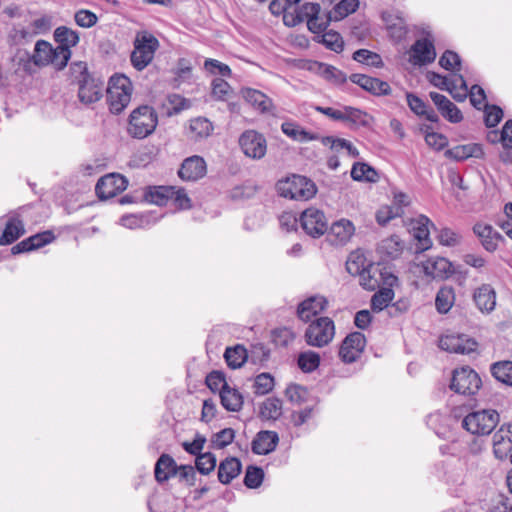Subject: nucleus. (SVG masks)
I'll list each match as a JSON object with an SVG mask.
<instances>
[{"label": "nucleus", "instance_id": "nucleus-23", "mask_svg": "<svg viewBox=\"0 0 512 512\" xmlns=\"http://www.w3.org/2000/svg\"><path fill=\"white\" fill-rule=\"evenodd\" d=\"M429 225H433L430 219L420 215L417 219L411 221V231L413 237L418 241L417 251H425L431 247L429 237Z\"/></svg>", "mask_w": 512, "mask_h": 512}, {"label": "nucleus", "instance_id": "nucleus-25", "mask_svg": "<svg viewBox=\"0 0 512 512\" xmlns=\"http://www.w3.org/2000/svg\"><path fill=\"white\" fill-rule=\"evenodd\" d=\"M350 80L374 95H387L390 91V86L387 82L364 74H352Z\"/></svg>", "mask_w": 512, "mask_h": 512}, {"label": "nucleus", "instance_id": "nucleus-31", "mask_svg": "<svg viewBox=\"0 0 512 512\" xmlns=\"http://www.w3.org/2000/svg\"><path fill=\"white\" fill-rule=\"evenodd\" d=\"M445 155L456 161H464L470 157L483 158L484 150L482 145L478 143H469L448 149L446 150Z\"/></svg>", "mask_w": 512, "mask_h": 512}, {"label": "nucleus", "instance_id": "nucleus-24", "mask_svg": "<svg viewBox=\"0 0 512 512\" xmlns=\"http://www.w3.org/2000/svg\"><path fill=\"white\" fill-rule=\"evenodd\" d=\"M54 40L58 43L60 52H64V57L71 58V47L79 43V33L66 26H59L54 30Z\"/></svg>", "mask_w": 512, "mask_h": 512}, {"label": "nucleus", "instance_id": "nucleus-59", "mask_svg": "<svg viewBox=\"0 0 512 512\" xmlns=\"http://www.w3.org/2000/svg\"><path fill=\"white\" fill-rule=\"evenodd\" d=\"M353 60L374 67L382 66V59L377 54L367 49H359L353 53Z\"/></svg>", "mask_w": 512, "mask_h": 512}, {"label": "nucleus", "instance_id": "nucleus-4", "mask_svg": "<svg viewBox=\"0 0 512 512\" xmlns=\"http://www.w3.org/2000/svg\"><path fill=\"white\" fill-rule=\"evenodd\" d=\"M159 45V41L154 35L146 31L137 33L134 50L130 56L133 67L138 71L146 68L152 62Z\"/></svg>", "mask_w": 512, "mask_h": 512}, {"label": "nucleus", "instance_id": "nucleus-54", "mask_svg": "<svg viewBox=\"0 0 512 512\" xmlns=\"http://www.w3.org/2000/svg\"><path fill=\"white\" fill-rule=\"evenodd\" d=\"M394 292L390 288H383L372 296L371 308L373 311L379 312L388 306L392 301Z\"/></svg>", "mask_w": 512, "mask_h": 512}, {"label": "nucleus", "instance_id": "nucleus-62", "mask_svg": "<svg viewBox=\"0 0 512 512\" xmlns=\"http://www.w3.org/2000/svg\"><path fill=\"white\" fill-rule=\"evenodd\" d=\"M74 20L76 24L82 28H91L96 25L98 17L90 10L80 9L75 12Z\"/></svg>", "mask_w": 512, "mask_h": 512}, {"label": "nucleus", "instance_id": "nucleus-41", "mask_svg": "<svg viewBox=\"0 0 512 512\" xmlns=\"http://www.w3.org/2000/svg\"><path fill=\"white\" fill-rule=\"evenodd\" d=\"M224 358L228 367L238 369L247 361L248 352L244 345L237 344L233 347L226 348Z\"/></svg>", "mask_w": 512, "mask_h": 512}, {"label": "nucleus", "instance_id": "nucleus-55", "mask_svg": "<svg viewBox=\"0 0 512 512\" xmlns=\"http://www.w3.org/2000/svg\"><path fill=\"white\" fill-rule=\"evenodd\" d=\"M311 6L314 7L313 13L307 11V18L305 21L307 22V27L309 31L313 33V40L317 43H320V21L318 14L320 12V4L318 3H310Z\"/></svg>", "mask_w": 512, "mask_h": 512}, {"label": "nucleus", "instance_id": "nucleus-15", "mask_svg": "<svg viewBox=\"0 0 512 512\" xmlns=\"http://www.w3.org/2000/svg\"><path fill=\"white\" fill-rule=\"evenodd\" d=\"M436 51L432 40L417 39L410 49L409 61L415 66H424L434 62Z\"/></svg>", "mask_w": 512, "mask_h": 512}, {"label": "nucleus", "instance_id": "nucleus-8", "mask_svg": "<svg viewBox=\"0 0 512 512\" xmlns=\"http://www.w3.org/2000/svg\"><path fill=\"white\" fill-rule=\"evenodd\" d=\"M238 142L244 155L253 160L262 159L267 152L266 138L256 130H245Z\"/></svg>", "mask_w": 512, "mask_h": 512}, {"label": "nucleus", "instance_id": "nucleus-39", "mask_svg": "<svg viewBox=\"0 0 512 512\" xmlns=\"http://www.w3.org/2000/svg\"><path fill=\"white\" fill-rule=\"evenodd\" d=\"M221 405L230 412H238L241 410L244 400L242 394L236 389L228 386L219 394Z\"/></svg>", "mask_w": 512, "mask_h": 512}, {"label": "nucleus", "instance_id": "nucleus-1", "mask_svg": "<svg viewBox=\"0 0 512 512\" xmlns=\"http://www.w3.org/2000/svg\"><path fill=\"white\" fill-rule=\"evenodd\" d=\"M275 189L280 197L296 201H307L317 193L316 184L299 174H290L279 179Z\"/></svg>", "mask_w": 512, "mask_h": 512}, {"label": "nucleus", "instance_id": "nucleus-58", "mask_svg": "<svg viewBox=\"0 0 512 512\" xmlns=\"http://www.w3.org/2000/svg\"><path fill=\"white\" fill-rule=\"evenodd\" d=\"M274 387V378L269 373H261L256 376L254 381V393L256 395H266Z\"/></svg>", "mask_w": 512, "mask_h": 512}, {"label": "nucleus", "instance_id": "nucleus-47", "mask_svg": "<svg viewBox=\"0 0 512 512\" xmlns=\"http://www.w3.org/2000/svg\"><path fill=\"white\" fill-rule=\"evenodd\" d=\"M322 45L331 51L340 53L344 49V40L338 32L322 27Z\"/></svg>", "mask_w": 512, "mask_h": 512}, {"label": "nucleus", "instance_id": "nucleus-63", "mask_svg": "<svg viewBox=\"0 0 512 512\" xmlns=\"http://www.w3.org/2000/svg\"><path fill=\"white\" fill-rule=\"evenodd\" d=\"M401 216L399 207L383 206L376 212V221L379 225L385 226L392 219Z\"/></svg>", "mask_w": 512, "mask_h": 512}, {"label": "nucleus", "instance_id": "nucleus-2", "mask_svg": "<svg viewBox=\"0 0 512 512\" xmlns=\"http://www.w3.org/2000/svg\"><path fill=\"white\" fill-rule=\"evenodd\" d=\"M158 124V115L149 105H140L129 115L127 133L135 139H144L151 135Z\"/></svg>", "mask_w": 512, "mask_h": 512}, {"label": "nucleus", "instance_id": "nucleus-20", "mask_svg": "<svg viewBox=\"0 0 512 512\" xmlns=\"http://www.w3.org/2000/svg\"><path fill=\"white\" fill-rule=\"evenodd\" d=\"M473 301L480 312L490 314L496 307V291L490 284H482L474 290Z\"/></svg>", "mask_w": 512, "mask_h": 512}, {"label": "nucleus", "instance_id": "nucleus-36", "mask_svg": "<svg viewBox=\"0 0 512 512\" xmlns=\"http://www.w3.org/2000/svg\"><path fill=\"white\" fill-rule=\"evenodd\" d=\"M159 220L152 213L126 214L120 218V224L129 229L145 228Z\"/></svg>", "mask_w": 512, "mask_h": 512}, {"label": "nucleus", "instance_id": "nucleus-6", "mask_svg": "<svg viewBox=\"0 0 512 512\" xmlns=\"http://www.w3.org/2000/svg\"><path fill=\"white\" fill-rule=\"evenodd\" d=\"M317 296H312L302 301L297 308V315L299 319L304 322H311L305 331V339L307 344L315 347H320V317L318 310L314 303Z\"/></svg>", "mask_w": 512, "mask_h": 512}, {"label": "nucleus", "instance_id": "nucleus-57", "mask_svg": "<svg viewBox=\"0 0 512 512\" xmlns=\"http://www.w3.org/2000/svg\"><path fill=\"white\" fill-rule=\"evenodd\" d=\"M320 365V356L316 352H303L298 357V366L303 372H311Z\"/></svg>", "mask_w": 512, "mask_h": 512}, {"label": "nucleus", "instance_id": "nucleus-3", "mask_svg": "<svg viewBox=\"0 0 512 512\" xmlns=\"http://www.w3.org/2000/svg\"><path fill=\"white\" fill-rule=\"evenodd\" d=\"M132 84L123 74L110 77L107 87V102L111 113L120 114L130 103Z\"/></svg>", "mask_w": 512, "mask_h": 512}, {"label": "nucleus", "instance_id": "nucleus-16", "mask_svg": "<svg viewBox=\"0 0 512 512\" xmlns=\"http://www.w3.org/2000/svg\"><path fill=\"white\" fill-rule=\"evenodd\" d=\"M355 227L353 223L347 219H341L334 222L328 231H326L325 240L333 246L345 245L354 234ZM325 231L322 230V235Z\"/></svg>", "mask_w": 512, "mask_h": 512}, {"label": "nucleus", "instance_id": "nucleus-29", "mask_svg": "<svg viewBox=\"0 0 512 512\" xmlns=\"http://www.w3.org/2000/svg\"><path fill=\"white\" fill-rule=\"evenodd\" d=\"M241 94L244 100L260 113H268L273 108L272 100L259 90L243 88Z\"/></svg>", "mask_w": 512, "mask_h": 512}, {"label": "nucleus", "instance_id": "nucleus-7", "mask_svg": "<svg viewBox=\"0 0 512 512\" xmlns=\"http://www.w3.org/2000/svg\"><path fill=\"white\" fill-rule=\"evenodd\" d=\"M482 386L478 373L466 366L455 369L452 374L450 389L464 396L475 395Z\"/></svg>", "mask_w": 512, "mask_h": 512}, {"label": "nucleus", "instance_id": "nucleus-42", "mask_svg": "<svg viewBox=\"0 0 512 512\" xmlns=\"http://www.w3.org/2000/svg\"><path fill=\"white\" fill-rule=\"evenodd\" d=\"M490 372L498 382L512 387V361L494 362L490 366Z\"/></svg>", "mask_w": 512, "mask_h": 512}, {"label": "nucleus", "instance_id": "nucleus-48", "mask_svg": "<svg viewBox=\"0 0 512 512\" xmlns=\"http://www.w3.org/2000/svg\"><path fill=\"white\" fill-rule=\"evenodd\" d=\"M281 130L286 136L295 141L305 142L313 139L309 132L305 131L300 125L292 121L283 122Z\"/></svg>", "mask_w": 512, "mask_h": 512}, {"label": "nucleus", "instance_id": "nucleus-56", "mask_svg": "<svg viewBox=\"0 0 512 512\" xmlns=\"http://www.w3.org/2000/svg\"><path fill=\"white\" fill-rule=\"evenodd\" d=\"M216 456L211 452H205L195 459V467L199 473L208 475L216 467Z\"/></svg>", "mask_w": 512, "mask_h": 512}, {"label": "nucleus", "instance_id": "nucleus-52", "mask_svg": "<svg viewBox=\"0 0 512 512\" xmlns=\"http://www.w3.org/2000/svg\"><path fill=\"white\" fill-rule=\"evenodd\" d=\"M264 479V471L261 467L249 465L244 476V485L249 489L258 488Z\"/></svg>", "mask_w": 512, "mask_h": 512}, {"label": "nucleus", "instance_id": "nucleus-35", "mask_svg": "<svg viewBox=\"0 0 512 512\" xmlns=\"http://www.w3.org/2000/svg\"><path fill=\"white\" fill-rule=\"evenodd\" d=\"M173 186H149L145 189L143 198L146 202L164 206L173 197Z\"/></svg>", "mask_w": 512, "mask_h": 512}, {"label": "nucleus", "instance_id": "nucleus-13", "mask_svg": "<svg viewBox=\"0 0 512 512\" xmlns=\"http://www.w3.org/2000/svg\"><path fill=\"white\" fill-rule=\"evenodd\" d=\"M366 345V339L361 332L350 333L343 340L339 350V356L345 363L355 362L363 352Z\"/></svg>", "mask_w": 512, "mask_h": 512}, {"label": "nucleus", "instance_id": "nucleus-28", "mask_svg": "<svg viewBox=\"0 0 512 512\" xmlns=\"http://www.w3.org/2000/svg\"><path fill=\"white\" fill-rule=\"evenodd\" d=\"M300 225L305 233L312 238L320 237V209L309 207L299 218Z\"/></svg>", "mask_w": 512, "mask_h": 512}, {"label": "nucleus", "instance_id": "nucleus-51", "mask_svg": "<svg viewBox=\"0 0 512 512\" xmlns=\"http://www.w3.org/2000/svg\"><path fill=\"white\" fill-rule=\"evenodd\" d=\"M205 384L213 393L219 392V394L229 386L224 372L220 370H213L208 373L205 378Z\"/></svg>", "mask_w": 512, "mask_h": 512}, {"label": "nucleus", "instance_id": "nucleus-26", "mask_svg": "<svg viewBox=\"0 0 512 512\" xmlns=\"http://www.w3.org/2000/svg\"><path fill=\"white\" fill-rule=\"evenodd\" d=\"M424 274L434 279H445L451 273V262L444 257L429 258L423 264Z\"/></svg>", "mask_w": 512, "mask_h": 512}, {"label": "nucleus", "instance_id": "nucleus-49", "mask_svg": "<svg viewBox=\"0 0 512 512\" xmlns=\"http://www.w3.org/2000/svg\"><path fill=\"white\" fill-rule=\"evenodd\" d=\"M285 396L292 404L301 405L309 401L310 394L306 387L298 384H290L285 390Z\"/></svg>", "mask_w": 512, "mask_h": 512}, {"label": "nucleus", "instance_id": "nucleus-50", "mask_svg": "<svg viewBox=\"0 0 512 512\" xmlns=\"http://www.w3.org/2000/svg\"><path fill=\"white\" fill-rule=\"evenodd\" d=\"M367 267L366 258L360 250L353 251L349 254L346 261V270L349 274L357 276Z\"/></svg>", "mask_w": 512, "mask_h": 512}, {"label": "nucleus", "instance_id": "nucleus-9", "mask_svg": "<svg viewBox=\"0 0 512 512\" xmlns=\"http://www.w3.org/2000/svg\"><path fill=\"white\" fill-rule=\"evenodd\" d=\"M322 144L329 145L331 155L327 156L326 164L331 170H336L340 166L338 154L346 151L347 155L352 158H358L359 150L348 140L336 138L332 136L322 137Z\"/></svg>", "mask_w": 512, "mask_h": 512}, {"label": "nucleus", "instance_id": "nucleus-60", "mask_svg": "<svg viewBox=\"0 0 512 512\" xmlns=\"http://www.w3.org/2000/svg\"><path fill=\"white\" fill-rule=\"evenodd\" d=\"M234 438L235 430L232 428H224L212 436L211 444L216 449H223L231 444Z\"/></svg>", "mask_w": 512, "mask_h": 512}, {"label": "nucleus", "instance_id": "nucleus-44", "mask_svg": "<svg viewBox=\"0 0 512 512\" xmlns=\"http://www.w3.org/2000/svg\"><path fill=\"white\" fill-rule=\"evenodd\" d=\"M313 13L314 7L310 3H305L301 7H295L293 10H287L283 13V22L288 27H294L307 18V11Z\"/></svg>", "mask_w": 512, "mask_h": 512}, {"label": "nucleus", "instance_id": "nucleus-18", "mask_svg": "<svg viewBox=\"0 0 512 512\" xmlns=\"http://www.w3.org/2000/svg\"><path fill=\"white\" fill-rule=\"evenodd\" d=\"M493 452L503 460L512 452V423H504L493 435Z\"/></svg>", "mask_w": 512, "mask_h": 512}, {"label": "nucleus", "instance_id": "nucleus-22", "mask_svg": "<svg viewBox=\"0 0 512 512\" xmlns=\"http://www.w3.org/2000/svg\"><path fill=\"white\" fill-rule=\"evenodd\" d=\"M473 232L481 240L484 249L489 252L495 251L499 242L504 241V237L489 224L476 223Z\"/></svg>", "mask_w": 512, "mask_h": 512}, {"label": "nucleus", "instance_id": "nucleus-17", "mask_svg": "<svg viewBox=\"0 0 512 512\" xmlns=\"http://www.w3.org/2000/svg\"><path fill=\"white\" fill-rule=\"evenodd\" d=\"M207 165L203 157L198 155H193L186 158L179 170L178 176L183 181H192L195 182L206 175Z\"/></svg>", "mask_w": 512, "mask_h": 512}, {"label": "nucleus", "instance_id": "nucleus-61", "mask_svg": "<svg viewBox=\"0 0 512 512\" xmlns=\"http://www.w3.org/2000/svg\"><path fill=\"white\" fill-rule=\"evenodd\" d=\"M485 118L484 123L486 127H496L503 118V110L497 105H484Z\"/></svg>", "mask_w": 512, "mask_h": 512}, {"label": "nucleus", "instance_id": "nucleus-45", "mask_svg": "<svg viewBox=\"0 0 512 512\" xmlns=\"http://www.w3.org/2000/svg\"><path fill=\"white\" fill-rule=\"evenodd\" d=\"M282 414V401L279 398L271 397L266 399L260 407L259 415L266 420H276Z\"/></svg>", "mask_w": 512, "mask_h": 512}, {"label": "nucleus", "instance_id": "nucleus-43", "mask_svg": "<svg viewBox=\"0 0 512 512\" xmlns=\"http://www.w3.org/2000/svg\"><path fill=\"white\" fill-rule=\"evenodd\" d=\"M51 55H54V48L45 40H38L35 44L34 53L31 57L33 63L38 66H47L52 61Z\"/></svg>", "mask_w": 512, "mask_h": 512}, {"label": "nucleus", "instance_id": "nucleus-53", "mask_svg": "<svg viewBox=\"0 0 512 512\" xmlns=\"http://www.w3.org/2000/svg\"><path fill=\"white\" fill-rule=\"evenodd\" d=\"M377 271V267H374L373 265H368V267L364 269L363 272L358 274L360 278V285L364 289L368 291H374L376 288L379 287L380 281L378 278L375 277V273Z\"/></svg>", "mask_w": 512, "mask_h": 512}, {"label": "nucleus", "instance_id": "nucleus-30", "mask_svg": "<svg viewBox=\"0 0 512 512\" xmlns=\"http://www.w3.org/2000/svg\"><path fill=\"white\" fill-rule=\"evenodd\" d=\"M242 470V463L236 457H227L218 466V480L227 485L239 476Z\"/></svg>", "mask_w": 512, "mask_h": 512}, {"label": "nucleus", "instance_id": "nucleus-46", "mask_svg": "<svg viewBox=\"0 0 512 512\" xmlns=\"http://www.w3.org/2000/svg\"><path fill=\"white\" fill-rule=\"evenodd\" d=\"M420 130L425 135L426 144L436 151L444 149L448 145V139L441 133L434 132L431 126L424 125Z\"/></svg>", "mask_w": 512, "mask_h": 512}, {"label": "nucleus", "instance_id": "nucleus-37", "mask_svg": "<svg viewBox=\"0 0 512 512\" xmlns=\"http://www.w3.org/2000/svg\"><path fill=\"white\" fill-rule=\"evenodd\" d=\"M456 295L452 286L444 285L439 288L435 297V308L440 314H447L455 303Z\"/></svg>", "mask_w": 512, "mask_h": 512}, {"label": "nucleus", "instance_id": "nucleus-64", "mask_svg": "<svg viewBox=\"0 0 512 512\" xmlns=\"http://www.w3.org/2000/svg\"><path fill=\"white\" fill-rule=\"evenodd\" d=\"M439 65L448 71H452L456 68L459 70L461 65V58L456 52L446 50L439 59Z\"/></svg>", "mask_w": 512, "mask_h": 512}, {"label": "nucleus", "instance_id": "nucleus-12", "mask_svg": "<svg viewBox=\"0 0 512 512\" xmlns=\"http://www.w3.org/2000/svg\"><path fill=\"white\" fill-rule=\"evenodd\" d=\"M322 114L334 121L350 122L355 125L366 126L367 114L357 108L344 106L341 108L322 107Z\"/></svg>", "mask_w": 512, "mask_h": 512}, {"label": "nucleus", "instance_id": "nucleus-38", "mask_svg": "<svg viewBox=\"0 0 512 512\" xmlns=\"http://www.w3.org/2000/svg\"><path fill=\"white\" fill-rule=\"evenodd\" d=\"M359 7V0H341L326 15V24L339 21L354 13Z\"/></svg>", "mask_w": 512, "mask_h": 512}, {"label": "nucleus", "instance_id": "nucleus-14", "mask_svg": "<svg viewBox=\"0 0 512 512\" xmlns=\"http://www.w3.org/2000/svg\"><path fill=\"white\" fill-rule=\"evenodd\" d=\"M104 82L100 78L86 76V80H78V99L89 105L99 101L103 95Z\"/></svg>", "mask_w": 512, "mask_h": 512}, {"label": "nucleus", "instance_id": "nucleus-11", "mask_svg": "<svg viewBox=\"0 0 512 512\" xmlns=\"http://www.w3.org/2000/svg\"><path fill=\"white\" fill-rule=\"evenodd\" d=\"M477 346L475 339L465 334H447L439 340V347L450 353L470 354Z\"/></svg>", "mask_w": 512, "mask_h": 512}, {"label": "nucleus", "instance_id": "nucleus-40", "mask_svg": "<svg viewBox=\"0 0 512 512\" xmlns=\"http://www.w3.org/2000/svg\"><path fill=\"white\" fill-rule=\"evenodd\" d=\"M351 178L358 182L375 183L379 179L377 171L364 162H355L351 169Z\"/></svg>", "mask_w": 512, "mask_h": 512}, {"label": "nucleus", "instance_id": "nucleus-27", "mask_svg": "<svg viewBox=\"0 0 512 512\" xmlns=\"http://www.w3.org/2000/svg\"><path fill=\"white\" fill-rule=\"evenodd\" d=\"M403 250L404 242L397 235H391L382 239L377 245V253L385 260L399 258Z\"/></svg>", "mask_w": 512, "mask_h": 512}, {"label": "nucleus", "instance_id": "nucleus-10", "mask_svg": "<svg viewBox=\"0 0 512 512\" xmlns=\"http://www.w3.org/2000/svg\"><path fill=\"white\" fill-rule=\"evenodd\" d=\"M128 186V180L121 174L111 173L101 177L95 187L99 199L113 198L123 192Z\"/></svg>", "mask_w": 512, "mask_h": 512}, {"label": "nucleus", "instance_id": "nucleus-34", "mask_svg": "<svg viewBox=\"0 0 512 512\" xmlns=\"http://www.w3.org/2000/svg\"><path fill=\"white\" fill-rule=\"evenodd\" d=\"M178 466L175 460L168 454H162L155 464V479L158 483L167 481L170 477L175 476Z\"/></svg>", "mask_w": 512, "mask_h": 512}, {"label": "nucleus", "instance_id": "nucleus-32", "mask_svg": "<svg viewBox=\"0 0 512 512\" xmlns=\"http://www.w3.org/2000/svg\"><path fill=\"white\" fill-rule=\"evenodd\" d=\"M214 130L213 124L205 117H197L189 121L187 137L195 142L208 138Z\"/></svg>", "mask_w": 512, "mask_h": 512}, {"label": "nucleus", "instance_id": "nucleus-19", "mask_svg": "<svg viewBox=\"0 0 512 512\" xmlns=\"http://www.w3.org/2000/svg\"><path fill=\"white\" fill-rule=\"evenodd\" d=\"M429 96L437 107L439 113L450 123H460L463 120L461 110L445 95L438 92H430Z\"/></svg>", "mask_w": 512, "mask_h": 512}, {"label": "nucleus", "instance_id": "nucleus-21", "mask_svg": "<svg viewBox=\"0 0 512 512\" xmlns=\"http://www.w3.org/2000/svg\"><path fill=\"white\" fill-rule=\"evenodd\" d=\"M278 442L279 436L277 432L262 430L253 439L251 450L256 455H267L276 449Z\"/></svg>", "mask_w": 512, "mask_h": 512}, {"label": "nucleus", "instance_id": "nucleus-33", "mask_svg": "<svg viewBox=\"0 0 512 512\" xmlns=\"http://www.w3.org/2000/svg\"><path fill=\"white\" fill-rule=\"evenodd\" d=\"M25 234L23 221L18 216L8 219L2 235L0 236V245H10Z\"/></svg>", "mask_w": 512, "mask_h": 512}, {"label": "nucleus", "instance_id": "nucleus-5", "mask_svg": "<svg viewBox=\"0 0 512 512\" xmlns=\"http://www.w3.org/2000/svg\"><path fill=\"white\" fill-rule=\"evenodd\" d=\"M500 421L499 413L494 409H483L467 414L462 420V427L471 434L489 435Z\"/></svg>", "mask_w": 512, "mask_h": 512}]
</instances>
